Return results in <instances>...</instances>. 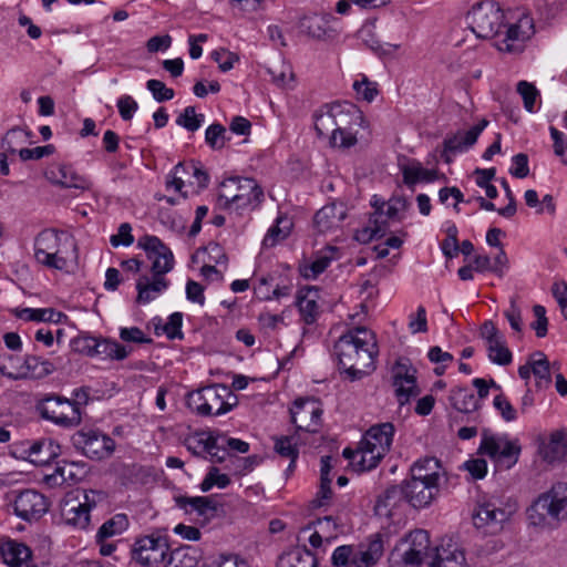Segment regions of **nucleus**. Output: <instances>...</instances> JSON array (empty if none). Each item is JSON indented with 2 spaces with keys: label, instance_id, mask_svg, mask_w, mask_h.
<instances>
[{
  "label": "nucleus",
  "instance_id": "obj_1",
  "mask_svg": "<svg viewBox=\"0 0 567 567\" xmlns=\"http://www.w3.org/2000/svg\"><path fill=\"white\" fill-rule=\"evenodd\" d=\"M339 367L351 381L360 380L375 369L378 344L375 336L365 328L342 334L334 344Z\"/></svg>",
  "mask_w": 567,
  "mask_h": 567
},
{
  "label": "nucleus",
  "instance_id": "obj_2",
  "mask_svg": "<svg viewBox=\"0 0 567 567\" xmlns=\"http://www.w3.org/2000/svg\"><path fill=\"white\" fill-rule=\"evenodd\" d=\"M395 429L385 422L372 425L363 435L355 450L347 447L342 455L358 472L371 471L390 452Z\"/></svg>",
  "mask_w": 567,
  "mask_h": 567
},
{
  "label": "nucleus",
  "instance_id": "obj_3",
  "mask_svg": "<svg viewBox=\"0 0 567 567\" xmlns=\"http://www.w3.org/2000/svg\"><path fill=\"white\" fill-rule=\"evenodd\" d=\"M264 198V189L256 179L229 177L219 185L217 206L230 214L243 215L257 209Z\"/></svg>",
  "mask_w": 567,
  "mask_h": 567
},
{
  "label": "nucleus",
  "instance_id": "obj_4",
  "mask_svg": "<svg viewBox=\"0 0 567 567\" xmlns=\"http://www.w3.org/2000/svg\"><path fill=\"white\" fill-rule=\"evenodd\" d=\"M76 245L74 239L64 233L53 229L41 231L34 241L37 261L55 270H68L75 260Z\"/></svg>",
  "mask_w": 567,
  "mask_h": 567
},
{
  "label": "nucleus",
  "instance_id": "obj_5",
  "mask_svg": "<svg viewBox=\"0 0 567 567\" xmlns=\"http://www.w3.org/2000/svg\"><path fill=\"white\" fill-rule=\"evenodd\" d=\"M532 525L546 527L567 517V484L557 483L540 494L527 509Z\"/></svg>",
  "mask_w": 567,
  "mask_h": 567
},
{
  "label": "nucleus",
  "instance_id": "obj_6",
  "mask_svg": "<svg viewBox=\"0 0 567 567\" xmlns=\"http://www.w3.org/2000/svg\"><path fill=\"white\" fill-rule=\"evenodd\" d=\"M187 405L200 416H219L237 405V398L228 386L215 384L190 392Z\"/></svg>",
  "mask_w": 567,
  "mask_h": 567
},
{
  "label": "nucleus",
  "instance_id": "obj_7",
  "mask_svg": "<svg viewBox=\"0 0 567 567\" xmlns=\"http://www.w3.org/2000/svg\"><path fill=\"white\" fill-rule=\"evenodd\" d=\"M384 555V544L380 534L371 535L358 546L343 545L332 553L334 567H373Z\"/></svg>",
  "mask_w": 567,
  "mask_h": 567
},
{
  "label": "nucleus",
  "instance_id": "obj_8",
  "mask_svg": "<svg viewBox=\"0 0 567 567\" xmlns=\"http://www.w3.org/2000/svg\"><path fill=\"white\" fill-rule=\"evenodd\" d=\"M37 409L43 419L64 429L75 427L82 421L79 403L63 396H45L38 403Z\"/></svg>",
  "mask_w": 567,
  "mask_h": 567
},
{
  "label": "nucleus",
  "instance_id": "obj_9",
  "mask_svg": "<svg viewBox=\"0 0 567 567\" xmlns=\"http://www.w3.org/2000/svg\"><path fill=\"white\" fill-rule=\"evenodd\" d=\"M73 445L86 457L92 460H104L110 457L115 450L114 440L95 429H83L72 436Z\"/></svg>",
  "mask_w": 567,
  "mask_h": 567
},
{
  "label": "nucleus",
  "instance_id": "obj_10",
  "mask_svg": "<svg viewBox=\"0 0 567 567\" xmlns=\"http://www.w3.org/2000/svg\"><path fill=\"white\" fill-rule=\"evenodd\" d=\"M471 29L477 38L489 39L496 35L503 24L504 14L496 2L485 1L471 11Z\"/></svg>",
  "mask_w": 567,
  "mask_h": 567
},
{
  "label": "nucleus",
  "instance_id": "obj_11",
  "mask_svg": "<svg viewBox=\"0 0 567 567\" xmlns=\"http://www.w3.org/2000/svg\"><path fill=\"white\" fill-rule=\"evenodd\" d=\"M102 498V494L96 491L83 493V499L68 496L61 506V514L64 522L79 529H85L90 525V512Z\"/></svg>",
  "mask_w": 567,
  "mask_h": 567
},
{
  "label": "nucleus",
  "instance_id": "obj_12",
  "mask_svg": "<svg viewBox=\"0 0 567 567\" xmlns=\"http://www.w3.org/2000/svg\"><path fill=\"white\" fill-rule=\"evenodd\" d=\"M478 451L496 462H506V466L511 467L518 460L520 446L516 441H511L506 435H497L488 430H484Z\"/></svg>",
  "mask_w": 567,
  "mask_h": 567
},
{
  "label": "nucleus",
  "instance_id": "obj_13",
  "mask_svg": "<svg viewBox=\"0 0 567 567\" xmlns=\"http://www.w3.org/2000/svg\"><path fill=\"white\" fill-rule=\"evenodd\" d=\"M392 385L399 404L405 405L420 394L416 370L406 358H399L391 369Z\"/></svg>",
  "mask_w": 567,
  "mask_h": 567
},
{
  "label": "nucleus",
  "instance_id": "obj_14",
  "mask_svg": "<svg viewBox=\"0 0 567 567\" xmlns=\"http://www.w3.org/2000/svg\"><path fill=\"white\" fill-rule=\"evenodd\" d=\"M167 551V539L152 534L135 540L132 547V558L144 567H155L164 563Z\"/></svg>",
  "mask_w": 567,
  "mask_h": 567
},
{
  "label": "nucleus",
  "instance_id": "obj_15",
  "mask_svg": "<svg viewBox=\"0 0 567 567\" xmlns=\"http://www.w3.org/2000/svg\"><path fill=\"white\" fill-rule=\"evenodd\" d=\"M137 246L145 250L151 260L154 277H164L174 268L173 252L158 237L145 235L138 239Z\"/></svg>",
  "mask_w": 567,
  "mask_h": 567
},
{
  "label": "nucleus",
  "instance_id": "obj_16",
  "mask_svg": "<svg viewBox=\"0 0 567 567\" xmlns=\"http://www.w3.org/2000/svg\"><path fill=\"white\" fill-rule=\"evenodd\" d=\"M14 514L25 522L40 519L49 509L47 497L35 489L12 492Z\"/></svg>",
  "mask_w": 567,
  "mask_h": 567
},
{
  "label": "nucleus",
  "instance_id": "obj_17",
  "mask_svg": "<svg viewBox=\"0 0 567 567\" xmlns=\"http://www.w3.org/2000/svg\"><path fill=\"white\" fill-rule=\"evenodd\" d=\"M364 123L362 113L354 106H349L347 120H343V124L331 134L329 146L341 151L355 146L360 138L359 128L363 127Z\"/></svg>",
  "mask_w": 567,
  "mask_h": 567
},
{
  "label": "nucleus",
  "instance_id": "obj_18",
  "mask_svg": "<svg viewBox=\"0 0 567 567\" xmlns=\"http://www.w3.org/2000/svg\"><path fill=\"white\" fill-rule=\"evenodd\" d=\"M291 421L297 430L316 433L320 430L322 408L316 399H298L290 408Z\"/></svg>",
  "mask_w": 567,
  "mask_h": 567
},
{
  "label": "nucleus",
  "instance_id": "obj_19",
  "mask_svg": "<svg viewBox=\"0 0 567 567\" xmlns=\"http://www.w3.org/2000/svg\"><path fill=\"white\" fill-rule=\"evenodd\" d=\"M511 512L498 506L494 501L478 502L473 512V524L485 533L494 534L503 528L509 518Z\"/></svg>",
  "mask_w": 567,
  "mask_h": 567
},
{
  "label": "nucleus",
  "instance_id": "obj_20",
  "mask_svg": "<svg viewBox=\"0 0 567 567\" xmlns=\"http://www.w3.org/2000/svg\"><path fill=\"white\" fill-rule=\"evenodd\" d=\"M44 176L51 184L62 188H74L83 192L92 187L89 177L79 174L72 165L66 163L50 164L44 172Z\"/></svg>",
  "mask_w": 567,
  "mask_h": 567
},
{
  "label": "nucleus",
  "instance_id": "obj_21",
  "mask_svg": "<svg viewBox=\"0 0 567 567\" xmlns=\"http://www.w3.org/2000/svg\"><path fill=\"white\" fill-rule=\"evenodd\" d=\"M488 125V121L483 118L467 131H458L453 135L445 137L443 142L442 158L446 164L453 161V156L470 150L477 141L481 133Z\"/></svg>",
  "mask_w": 567,
  "mask_h": 567
},
{
  "label": "nucleus",
  "instance_id": "obj_22",
  "mask_svg": "<svg viewBox=\"0 0 567 567\" xmlns=\"http://www.w3.org/2000/svg\"><path fill=\"white\" fill-rule=\"evenodd\" d=\"M82 344V352L89 357H95L101 360L121 361L126 359L131 352V349L107 338L84 337Z\"/></svg>",
  "mask_w": 567,
  "mask_h": 567
},
{
  "label": "nucleus",
  "instance_id": "obj_23",
  "mask_svg": "<svg viewBox=\"0 0 567 567\" xmlns=\"http://www.w3.org/2000/svg\"><path fill=\"white\" fill-rule=\"evenodd\" d=\"M350 104H331L320 107L313 114V125L319 137L330 140L337 127L347 120Z\"/></svg>",
  "mask_w": 567,
  "mask_h": 567
},
{
  "label": "nucleus",
  "instance_id": "obj_24",
  "mask_svg": "<svg viewBox=\"0 0 567 567\" xmlns=\"http://www.w3.org/2000/svg\"><path fill=\"white\" fill-rule=\"evenodd\" d=\"M485 341L488 359L498 365H507L512 362V352L506 346L504 336L492 321H485L480 330Z\"/></svg>",
  "mask_w": 567,
  "mask_h": 567
},
{
  "label": "nucleus",
  "instance_id": "obj_25",
  "mask_svg": "<svg viewBox=\"0 0 567 567\" xmlns=\"http://www.w3.org/2000/svg\"><path fill=\"white\" fill-rule=\"evenodd\" d=\"M406 549L403 551L402 561L405 565H420L430 560V536L426 530L411 532L404 540Z\"/></svg>",
  "mask_w": 567,
  "mask_h": 567
},
{
  "label": "nucleus",
  "instance_id": "obj_26",
  "mask_svg": "<svg viewBox=\"0 0 567 567\" xmlns=\"http://www.w3.org/2000/svg\"><path fill=\"white\" fill-rule=\"evenodd\" d=\"M430 567H467V561L463 548L452 539H443L442 543L432 551Z\"/></svg>",
  "mask_w": 567,
  "mask_h": 567
},
{
  "label": "nucleus",
  "instance_id": "obj_27",
  "mask_svg": "<svg viewBox=\"0 0 567 567\" xmlns=\"http://www.w3.org/2000/svg\"><path fill=\"white\" fill-rule=\"evenodd\" d=\"M445 470L441 461L434 456H424L414 461L410 467V480L432 484L440 488Z\"/></svg>",
  "mask_w": 567,
  "mask_h": 567
},
{
  "label": "nucleus",
  "instance_id": "obj_28",
  "mask_svg": "<svg viewBox=\"0 0 567 567\" xmlns=\"http://www.w3.org/2000/svg\"><path fill=\"white\" fill-rule=\"evenodd\" d=\"M402 484L405 492V502L414 508L427 507L440 492V488L432 486V484L410 478L404 480Z\"/></svg>",
  "mask_w": 567,
  "mask_h": 567
},
{
  "label": "nucleus",
  "instance_id": "obj_29",
  "mask_svg": "<svg viewBox=\"0 0 567 567\" xmlns=\"http://www.w3.org/2000/svg\"><path fill=\"white\" fill-rule=\"evenodd\" d=\"M0 553L9 567H32V551L23 543L9 539L1 544Z\"/></svg>",
  "mask_w": 567,
  "mask_h": 567
},
{
  "label": "nucleus",
  "instance_id": "obj_30",
  "mask_svg": "<svg viewBox=\"0 0 567 567\" xmlns=\"http://www.w3.org/2000/svg\"><path fill=\"white\" fill-rule=\"evenodd\" d=\"M346 207L343 204H328L319 209L315 215V226L320 233H329L341 227L346 218Z\"/></svg>",
  "mask_w": 567,
  "mask_h": 567
},
{
  "label": "nucleus",
  "instance_id": "obj_31",
  "mask_svg": "<svg viewBox=\"0 0 567 567\" xmlns=\"http://www.w3.org/2000/svg\"><path fill=\"white\" fill-rule=\"evenodd\" d=\"M319 290L315 287L301 288L297 293V307L305 323H313L320 312Z\"/></svg>",
  "mask_w": 567,
  "mask_h": 567
},
{
  "label": "nucleus",
  "instance_id": "obj_32",
  "mask_svg": "<svg viewBox=\"0 0 567 567\" xmlns=\"http://www.w3.org/2000/svg\"><path fill=\"white\" fill-rule=\"evenodd\" d=\"M332 20L333 17L330 13L305 16L299 21V29L311 38L323 39L332 31L330 27Z\"/></svg>",
  "mask_w": 567,
  "mask_h": 567
},
{
  "label": "nucleus",
  "instance_id": "obj_33",
  "mask_svg": "<svg viewBox=\"0 0 567 567\" xmlns=\"http://www.w3.org/2000/svg\"><path fill=\"white\" fill-rule=\"evenodd\" d=\"M30 461L39 466L50 464L61 453L60 445L52 439H41L29 447Z\"/></svg>",
  "mask_w": 567,
  "mask_h": 567
},
{
  "label": "nucleus",
  "instance_id": "obj_34",
  "mask_svg": "<svg viewBox=\"0 0 567 567\" xmlns=\"http://www.w3.org/2000/svg\"><path fill=\"white\" fill-rule=\"evenodd\" d=\"M405 502L403 484L388 487L377 499L375 511L379 515L392 516Z\"/></svg>",
  "mask_w": 567,
  "mask_h": 567
},
{
  "label": "nucleus",
  "instance_id": "obj_35",
  "mask_svg": "<svg viewBox=\"0 0 567 567\" xmlns=\"http://www.w3.org/2000/svg\"><path fill=\"white\" fill-rule=\"evenodd\" d=\"M404 183L409 186L417 183H432L444 178V174L435 168H425L420 162L412 161L402 167Z\"/></svg>",
  "mask_w": 567,
  "mask_h": 567
},
{
  "label": "nucleus",
  "instance_id": "obj_36",
  "mask_svg": "<svg viewBox=\"0 0 567 567\" xmlns=\"http://www.w3.org/2000/svg\"><path fill=\"white\" fill-rule=\"evenodd\" d=\"M277 567H318V560L309 549L297 546L280 555Z\"/></svg>",
  "mask_w": 567,
  "mask_h": 567
},
{
  "label": "nucleus",
  "instance_id": "obj_37",
  "mask_svg": "<svg viewBox=\"0 0 567 567\" xmlns=\"http://www.w3.org/2000/svg\"><path fill=\"white\" fill-rule=\"evenodd\" d=\"M390 218L386 217L382 208L377 209L369 218L368 226L359 230L355 238L359 241L368 243L372 239L382 237L388 227Z\"/></svg>",
  "mask_w": 567,
  "mask_h": 567
},
{
  "label": "nucleus",
  "instance_id": "obj_38",
  "mask_svg": "<svg viewBox=\"0 0 567 567\" xmlns=\"http://www.w3.org/2000/svg\"><path fill=\"white\" fill-rule=\"evenodd\" d=\"M534 34V24L528 16L522 17L516 23L511 24L506 32L505 50L514 51L516 42H524Z\"/></svg>",
  "mask_w": 567,
  "mask_h": 567
},
{
  "label": "nucleus",
  "instance_id": "obj_39",
  "mask_svg": "<svg viewBox=\"0 0 567 567\" xmlns=\"http://www.w3.org/2000/svg\"><path fill=\"white\" fill-rule=\"evenodd\" d=\"M27 371L25 372H11L8 371L7 367L0 365V373L11 380H18L27 377L30 372L32 375L41 377L42 374H49L53 370V365L49 361H40V358L30 355L24 360Z\"/></svg>",
  "mask_w": 567,
  "mask_h": 567
},
{
  "label": "nucleus",
  "instance_id": "obj_40",
  "mask_svg": "<svg viewBox=\"0 0 567 567\" xmlns=\"http://www.w3.org/2000/svg\"><path fill=\"white\" fill-rule=\"evenodd\" d=\"M449 401L455 410L462 413H472L480 409L478 399L467 388H453L450 391Z\"/></svg>",
  "mask_w": 567,
  "mask_h": 567
},
{
  "label": "nucleus",
  "instance_id": "obj_41",
  "mask_svg": "<svg viewBox=\"0 0 567 567\" xmlns=\"http://www.w3.org/2000/svg\"><path fill=\"white\" fill-rule=\"evenodd\" d=\"M167 287L168 281L164 277H154L152 282L146 277H142L136 282L137 301L148 303L165 291Z\"/></svg>",
  "mask_w": 567,
  "mask_h": 567
},
{
  "label": "nucleus",
  "instance_id": "obj_42",
  "mask_svg": "<svg viewBox=\"0 0 567 567\" xmlns=\"http://www.w3.org/2000/svg\"><path fill=\"white\" fill-rule=\"evenodd\" d=\"M198 561L197 548L187 545L173 549L165 558L164 567H197Z\"/></svg>",
  "mask_w": 567,
  "mask_h": 567
},
{
  "label": "nucleus",
  "instance_id": "obj_43",
  "mask_svg": "<svg viewBox=\"0 0 567 567\" xmlns=\"http://www.w3.org/2000/svg\"><path fill=\"white\" fill-rule=\"evenodd\" d=\"M337 254L336 247H328L324 251L318 254L313 260L308 264H305L300 268L301 275L306 279H316L320 274H322L334 259Z\"/></svg>",
  "mask_w": 567,
  "mask_h": 567
},
{
  "label": "nucleus",
  "instance_id": "obj_44",
  "mask_svg": "<svg viewBox=\"0 0 567 567\" xmlns=\"http://www.w3.org/2000/svg\"><path fill=\"white\" fill-rule=\"evenodd\" d=\"M556 372L557 370L554 371V374ZM533 375L535 377V386L538 390L547 389L551 384L553 371L550 363L540 351L533 353Z\"/></svg>",
  "mask_w": 567,
  "mask_h": 567
},
{
  "label": "nucleus",
  "instance_id": "obj_45",
  "mask_svg": "<svg viewBox=\"0 0 567 567\" xmlns=\"http://www.w3.org/2000/svg\"><path fill=\"white\" fill-rule=\"evenodd\" d=\"M291 226L292 224L289 218L285 216H278L275 225L268 229L266 236L264 237L262 246L266 248H271L286 239L290 234Z\"/></svg>",
  "mask_w": 567,
  "mask_h": 567
},
{
  "label": "nucleus",
  "instance_id": "obj_46",
  "mask_svg": "<svg viewBox=\"0 0 567 567\" xmlns=\"http://www.w3.org/2000/svg\"><path fill=\"white\" fill-rule=\"evenodd\" d=\"M516 91L523 99L524 109L527 112L536 113L540 109V92L533 83L519 81Z\"/></svg>",
  "mask_w": 567,
  "mask_h": 567
},
{
  "label": "nucleus",
  "instance_id": "obj_47",
  "mask_svg": "<svg viewBox=\"0 0 567 567\" xmlns=\"http://www.w3.org/2000/svg\"><path fill=\"white\" fill-rule=\"evenodd\" d=\"M128 528V518L125 514H116L102 524L96 533L97 542L121 535Z\"/></svg>",
  "mask_w": 567,
  "mask_h": 567
},
{
  "label": "nucleus",
  "instance_id": "obj_48",
  "mask_svg": "<svg viewBox=\"0 0 567 567\" xmlns=\"http://www.w3.org/2000/svg\"><path fill=\"white\" fill-rule=\"evenodd\" d=\"M566 453L567 442L565 432H554L550 435L548 443L543 447L544 457L549 462H554L564 457Z\"/></svg>",
  "mask_w": 567,
  "mask_h": 567
},
{
  "label": "nucleus",
  "instance_id": "obj_49",
  "mask_svg": "<svg viewBox=\"0 0 567 567\" xmlns=\"http://www.w3.org/2000/svg\"><path fill=\"white\" fill-rule=\"evenodd\" d=\"M31 133L22 128L9 130L1 140V148L4 152L19 153V147L29 142Z\"/></svg>",
  "mask_w": 567,
  "mask_h": 567
},
{
  "label": "nucleus",
  "instance_id": "obj_50",
  "mask_svg": "<svg viewBox=\"0 0 567 567\" xmlns=\"http://www.w3.org/2000/svg\"><path fill=\"white\" fill-rule=\"evenodd\" d=\"M183 315L181 312L172 313L167 321L163 324L155 323V333L157 336L165 334L168 339H182Z\"/></svg>",
  "mask_w": 567,
  "mask_h": 567
},
{
  "label": "nucleus",
  "instance_id": "obj_51",
  "mask_svg": "<svg viewBox=\"0 0 567 567\" xmlns=\"http://www.w3.org/2000/svg\"><path fill=\"white\" fill-rule=\"evenodd\" d=\"M176 504L186 512L190 509L199 515H205L207 511L215 509L213 502L205 496H181L176 498Z\"/></svg>",
  "mask_w": 567,
  "mask_h": 567
},
{
  "label": "nucleus",
  "instance_id": "obj_52",
  "mask_svg": "<svg viewBox=\"0 0 567 567\" xmlns=\"http://www.w3.org/2000/svg\"><path fill=\"white\" fill-rule=\"evenodd\" d=\"M297 444L298 440L296 435L280 436L275 440V451L279 455L291 460V464H295L299 455Z\"/></svg>",
  "mask_w": 567,
  "mask_h": 567
},
{
  "label": "nucleus",
  "instance_id": "obj_53",
  "mask_svg": "<svg viewBox=\"0 0 567 567\" xmlns=\"http://www.w3.org/2000/svg\"><path fill=\"white\" fill-rule=\"evenodd\" d=\"M204 122V114H196L194 106H187L177 116L176 124L186 128L189 132H196L199 130Z\"/></svg>",
  "mask_w": 567,
  "mask_h": 567
},
{
  "label": "nucleus",
  "instance_id": "obj_54",
  "mask_svg": "<svg viewBox=\"0 0 567 567\" xmlns=\"http://www.w3.org/2000/svg\"><path fill=\"white\" fill-rule=\"evenodd\" d=\"M495 177V168H477L475 171V183L478 187L485 190L488 198L494 199L497 197L498 192L496 187L491 183Z\"/></svg>",
  "mask_w": 567,
  "mask_h": 567
},
{
  "label": "nucleus",
  "instance_id": "obj_55",
  "mask_svg": "<svg viewBox=\"0 0 567 567\" xmlns=\"http://www.w3.org/2000/svg\"><path fill=\"white\" fill-rule=\"evenodd\" d=\"M205 141L213 150H220L226 143V128L218 123H214L206 128Z\"/></svg>",
  "mask_w": 567,
  "mask_h": 567
},
{
  "label": "nucleus",
  "instance_id": "obj_56",
  "mask_svg": "<svg viewBox=\"0 0 567 567\" xmlns=\"http://www.w3.org/2000/svg\"><path fill=\"white\" fill-rule=\"evenodd\" d=\"M230 484V478L226 474L219 473L217 467H212L206 474L205 478L200 483V489L203 492L210 491L214 486L225 488Z\"/></svg>",
  "mask_w": 567,
  "mask_h": 567
},
{
  "label": "nucleus",
  "instance_id": "obj_57",
  "mask_svg": "<svg viewBox=\"0 0 567 567\" xmlns=\"http://www.w3.org/2000/svg\"><path fill=\"white\" fill-rule=\"evenodd\" d=\"M146 87L157 102L169 101L175 94L173 89L167 87L164 82L155 79L148 80Z\"/></svg>",
  "mask_w": 567,
  "mask_h": 567
},
{
  "label": "nucleus",
  "instance_id": "obj_58",
  "mask_svg": "<svg viewBox=\"0 0 567 567\" xmlns=\"http://www.w3.org/2000/svg\"><path fill=\"white\" fill-rule=\"evenodd\" d=\"M215 447L216 439L212 435L204 436V434H200L198 437L187 442V449L194 454L212 453Z\"/></svg>",
  "mask_w": 567,
  "mask_h": 567
},
{
  "label": "nucleus",
  "instance_id": "obj_59",
  "mask_svg": "<svg viewBox=\"0 0 567 567\" xmlns=\"http://www.w3.org/2000/svg\"><path fill=\"white\" fill-rule=\"evenodd\" d=\"M493 405L504 421L513 422L517 419L516 410L503 393H499L494 398Z\"/></svg>",
  "mask_w": 567,
  "mask_h": 567
},
{
  "label": "nucleus",
  "instance_id": "obj_60",
  "mask_svg": "<svg viewBox=\"0 0 567 567\" xmlns=\"http://www.w3.org/2000/svg\"><path fill=\"white\" fill-rule=\"evenodd\" d=\"M353 90L355 91L359 99L367 102H372L378 94L377 84L370 82L365 76L362 80H357L353 83Z\"/></svg>",
  "mask_w": 567,
  "mask_h": 567
},
{
  "label": "nucleus",
  "instance_id": "obj_61",
  "mask_svg": "<svg viewBox=\"0 0 567 567\" xmlns=\"http://www.w3.org/2000/svg\"><path fill=\"white\" fill-rule=\"evenodd\" d=\"M188 169L183 163H178L175 165L173 171L168 174L166 178V187L167 189H174L177 193H182L184 187L183 175L187 174Z\"/></svg>",
  "mask_w": 567,
  "mask_h": 567
},
{
  "label": "nucleus",
  "instance_id": "obj_62",
  "mask_svg": "<svg viewBox=\"0 0 567 567\" xmlns=\"http://www.w3.org/2000/svg\"><path fill=\"white\" fill-rule=\"evenodd\" d=\"M215 62L223 72H227L234 68V64L239 61V58L234 52L226 49L216 50L212 53Z\"/></svg>",
  "mask_w": 567,
  "mask_h": 567
},
{
  "label": "nucleus",
  "instance_id": "obj_63",
  "mask_svg": "<svg viewBox=\"0 0 567 567\" xmlns=\"http://www.w3.org/2000/svg\"><path fill=\"white\" fill-rule=\"evenodd\" d=\"M409 329L412 333L427 331L426 310L423 306H419L415 313L409 317Z\"/></svg>",
  "mask_w": 567,
  "mask_h": 567
},
{
  "label": "nucleus",
  "instance_id": "obj_64",
  "mask_svg": "<svg viewBox=\"0 0 567 567\" xmlns=\"http://www.w3.org/2000/svg\"><path fill=\"white\" fill-rule=\"evenodd\" d=\"M509 173L516 178H525L529 174L528 157L519 153L513 156Z\"/></svg>",
  "mask_w": 567,
  "mask_h": 567
}]
</instances>
